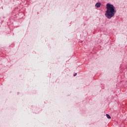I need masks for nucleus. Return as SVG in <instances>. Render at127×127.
<instances>
[{"mask_svg":"<svg viewBox=\"0 0 127 127\" xmlns=\"http://www.w3.org/2000/svg\"><path fill=\"white\" fill-rule=\"evenodd\" d=\"M106 117L107 119H111V116L108 114H106Z\"/></svg>","mask_w":127,"mask_h":127,"instance_id":"3","label":"nucleus"},{"mask_svg":"<svg viewBox=\"0 0 127 127\" xmlns=\"http://www.w3.org/2000/svg\"><path fill=\"white\" fill-rule=\"evenodd\" d=\"M106 8L107 10L105 15L107 18L110 19V18H112L116 13V11L115 10V6L110 3H108L107 4Z\"/></svg>","mask_w":127,"mask_h":127,"instance_id":"1","label":"nucleus"},{"mask_svg":"<svg viewBox=\"0 0 127 127\" xmlns=\"http://www.w3.org/2000/svg\"><path fill=\"white\" fill-rule=\"evenodd\" d=\"M95 6H96V7H100V6H101V3L100 2H97Z\"/></svg>","mask_w":127,"mask_h":127,"instance_id":"2","label":"nucleus"},{"mask_svg":"<svg viewBox=\"0 0 127 127\" xmlns=\"http://www.w3.org/2000/svg\"><path fill=\"white\" fill-rule=\"evenodd\" d=\"M73 76H77V73H74V74H73Z\"/></svg>","mask_w":127,"mask_h":127,"instance_id":"4","label":"nucleus"}]
</instances>
